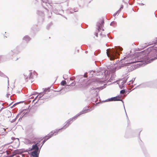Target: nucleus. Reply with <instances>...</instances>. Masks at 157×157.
<instances>
[{"instance_id": "obj_4", "label": "nucleus", "mask_w": 157, "mask_h": 157, "mask_svg": "<svg viewBox=\"0 0 157 157\" xmlns=\"http://www.w3.org/2000/svg\"><path fill=\"white\" fill-rule=\"evenodd\" d=\"M33 73L32 72L29 71V75H28V77L26 78V79H27V81H28V79L33 78Z\"/></svg>"}, {"instance_id": "obj_5", "label": "nucleus", "mask_w": 157, "mask_h": 157, "mask_svg": "<svg viewBox=\"0 0 157 157\" xmlns=\"http://www.w3.org/2000/svg\"><path fill=\"white\" fill-rule=\"evenodd\" d=\"M38 151L35 150L32 152V155L33 157H38Z\"/></svg>"}, {"instance_id": "obj_15", "label": "nucleus", "mask_w": 157, "mask_h": 157, "mask_svg": "<svg viewBox=\"0 0 157 157\" xmlns=\"http://www.w3.org/2000/svg\"><path fill=\"white\" fill-rule=\"evenodd\" d=\"M10 94H7V97L8 98H9L10 96Z\"/></svg>"}, {"instance_id": "obj_10", "label": "nucleus", "mask_w": 157, "mask_h": 157, "mask_svg": "<svg viewBox=\"0 0 157 157\" xmlns=\"http://www.w3.org/2000/svg\"><path fill=\"white\" fill-rule=\"evenodd\" d=\"M66 83V82L65 80H63L61 83V85L63 86H64Z\"/></svg>"}, {"instance_id": "obj_9", "label": "nucleus", "mask_w": 157, "mask_h": 157, "mask_svg": "<svg viewBox=\"0 0 157 157\" xmlns=\"http://www.w3.org/2000/svg\"><path fill=\"white\" fill-rule=\"evenodd\" d=\"M33 130V128L32 127H29L28 129V131L29 132H32Z\"/></svg>"}, {"instance_id": "obj_3", "label": "nucleus", "mask_w": 157, "mask_h": 157, "mask_svg": "<svg viewBox=\"0 0 157 157\" xmlns=\"http://www.w3.org/2000/svg\"><path fill=\"white\" fill-rule=\"evenodd\" d=\"M154 59H150L149 58L148 56H146V58H145L144 59V61L145 62V63H146V64H147L150 63L151 62V61L153 60Z\"/></svg>"}, {"instance_id": "obj_16", "label": "nucleus", "mask_w": 157, "mask_h": 157, "mask_svg": "<svg viewBox=\"0 0 157 157\" xmlns=\"http://www.w3.org/2000/svg\"><path fill=\"white\" fill-rule=\"evenodd\" d=\"M37 97H36L33 100V102L36 99V98Z\"/></svg>"}, {"instance_id": "obj_6", "label": "nucleus", "mask_w": 157, "mask_h": 157, "mask_svg": "<svg viewBox=\"0 0 157 157\" xmlns=\"http://www.w3.org/2000/svg\"><path fill=\"white\" fill-rule=\"evenodd\" d=\"M119 97L116 96L114 97L111 98L109 100L110 101H117L120 100L119 99Z\"/></svg>"}, {"instance_id": "obj_17", "label": "nucleus", "mask_w": 157, "mask_h": 157, "mask_svg": "<svg viewBox=\"0 0 157 157\" xmlns=\"http://www.w3.org/2000/svg\"><path fill=\"white\" fill-rule=\"evenodd\" d=\"M122 50H123L122 48H120V51H122Z\"/></svg>"}, {"instance_id": "obj_19", "label": "nucleus", "mask_w": 157, "mask_h": 157, "mask_svg": "<svg viewBox=\"0 0 157 157\" xmlns=\"http://www.w3.org/2000/svg\"><path fill=\"white\" fill-rule=\"evenodd\" d=\"M139 65H141V63H139Z\"/></svg>"}, {"instance_id": "obj_7", "label": "nucleus", "mask_w": 157, "mask_h": 157, "mask_svg": "<svg viewBox=\"0 0 157 157\" xmlns=\"http://www.w3.org/2000/svg\"><path fill=\"white\" fill-rule=\"evenodd\" d=\"M23 40L25 41L28 42L31 40V38L28 36H26L24 37Z\"/></svg>"}, {"instance_id": "obj_11", "label": "nucleus", "mask_w": 157, "mask_h": 157, "mask_svg": "<svg viewBox=\"0 0 157 157\" xmlns=\"http://www.w3.org/2000/svg\"><path fill=\"white\" fill-rule=\"evenodd\" d=\"M123 83H124L125 82H123ZM119 87H120L121 88V89H122V88L124 86V84H121V85L120 84V82H119Z\"/></svg>"}, {"instance_id": "obj_13", "label": "nucleus", "mask_w": 157, "mask_h": 157, "mask_svg": "<svg viewBox=\"0 0 157 157\" xmlns=\"http://www.w3.org/2000/svg\"><path fill=\"white\" fill-rule=\"evenodd\" d=\"M107 36H106V35H104V34L103 35V36H100V37H101V39H103V38H104L105 37H106Z\"/></svg>"}, {"instance_id": "obj_2", "label": "nucleus", "mask_w": 157, "mask_h": 157, "mask_svg": "<svg viewBox=\"0 0 157 157\" xmlns=\"http://www.w3.org/2000/svg\"><path fill=\"white\" fill-rule=\"evenodd\" d=\"M107 56L110 57V60H114L117 57V54L119 55V54L117 53V50L115 49H112L111 50L110 52L109 53L107 51Z\"/></svg>"}, {"instance_id": "obj_1", "label": "nucleus", "mask_w": 157, "mask_h": 157, "mask_svg": "<svg viewBox=\"0 0 157 157\" xmlns=\"http://www.w3.org/2000/svg\"><path fill=\"white\" fill-rule=\"evenodd\" d=\"M70 124V123H67L61 129H59L58 130H56L55 131H52L47 136H46L44 138V139L43 141V144H44L45 142H46L48 140L52 137L53 135H56L58 133L59 131L63 128H66L68 127Z\"/></svg>"}, {"instance_id": "obj_12", "label": "nucleus", "mask_w": 157, "mask_h": 157, "mask_svg": "<svg viewBox=\"0 0 157 157\" xmlns=\"http://www.w3.org/2000/svg\"><path fill=\"white\" fill-rule=\"evenodd\" d=\"M125 92V90H122L120 91V93L121 94H124Z\"/></svg>"}, {"instance_id": "obj_8", "label": "nucleus", "mask_w": 157, "mask_h": 157, "mask_svg": "<svg viewBox=\"0 0 157 157\" xmlns=\"http://www.w3.org/2000/svg\"><path fill=\"white\" fill-rule=\"evenodd\" d=\"M33 149H35V150L38 151V147L37 146V144H36L35 145H33V146L32 147Z\"/></svg>"}, {"instance_id": "obj_14", "label": "nucleus", "mask_w": 157, "mask_h": 157, "mask_svg": "<svg viewBox=\"0 0 157 157\" xmlns=\"http://www.w3.org/2000/svg\"><path fill=\"white\" fill-rule=\"evenodd\" d=\"M5 79L6 80V81H7V82H9L8 78L7 76H5Z\"/></svg>"}, {"instance_id": "obj_18", "label": "nucleus", "mask_w": 157, "mask_h": 157, "mask_svg": "<svg viewBox=\"0 0 157 157\" xmlns=\"http://www.w3.org/2000/svg\"><path fill=\"white\" fill-rule=\"evenodd\" d=\"M98 34L97 33H96V36H98Z\"/></svg>"}]
</instances>
